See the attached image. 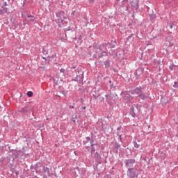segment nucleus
<instances>
[{
    "label": "nucleus",
    "mask_w": 178,
    "mask_h": 178,
    "mask_svg": "<svg viewBox=\"0 0 178 178\" xmlns=\"http://www.w3.org/2000/svg\"><path fill=\"white\" fill-rule=\"evenodd\" d=\"M127 176L130 178L137 177L138 176V170L136 168H129L127 172Z\"/></svg>",
    "instance_id": "1"
},
{
    "label": "nucleus",
    "mask_w": 178,
    "mask_h": 178,
    "mask_svg": "<svg viewBox=\"0 0 178 178\" xmlns=\"http://www.w3.org/2000/svg\"><path fill=\"white\" fill-rule=\"evenodd\" d=\"M57 17H58V23L60 24V23H63L64 19H66V16H65V12L60 11L56 13Z\"/></svg>",
    "instance_id": "2"
},
{
    "label": "nucleus",
    "mask_w": 178,
    "mask_h": 178,
    "mask_svg": "<svg viewBox=\"0 0 178 178\" xmlns=\"http://www.w3.org/2000/svg\"><path fill=\"white\" fill-rule=\"evenodd\" d=\"M125 163L128 168H133L134 163H136V161L133 159H128L125 161Z\"/></svg>",
    "instance_id": "3"
},
{
    "label": "nucleus",
    "mask_w": 178,
    "mask_h": 178,
    "mask_svg": "<svg viewBox=\"0 0 178 178\" xmlns=\"http://www.w3.org/2000/svg\"><path fill=\"white\" fill-rule=\"evenodd\" d=\"M124 97L123 99H124L125 102H130L133 99V97L129 93L123 94Z\"/></svg>",
    "instance_id": "4"
},
{
    "label": "nucleus",
    "mask_w": 178,
    "mask_h": 178,
    "mask_svg": "<svg viewBox=\"0 0 178 178\" xmlns=\"http://www.w3.org/2000/svg\"><path fill=\"white\" fill-rule=\"evenodd\" d=\"M131 5L134 9H138V0H131Z\"/></svg>",
    "instance_id": "5"
},
{
    "label": "nucleus",
    "mask_w": 178,
    "mask_h": 178,
    "mask_svg": "<svg viewBox=\"0 0 178 178\" xmlns=\"http://www.w3.org/2000/svg\"><path fill=\"white\" fill-rule=\"evenodd\" d=\"M19 112H22V113L29 112V106H24V108H19Z\"/></svg>",
    "instance_id": "6"
},
{
    "label": "nucleus",
    "mask_w": 178,
    "mask_h": 178,
    "mask_svg": "<svg viewBox=\"0 0 178 178\" xmlns=\"http://www.w3.org/2000/svg\"><path fill=\"white\" fill-rule=\"evenodd\" d=\"M130 115H131V116H133V118H136V113L134 112V107H131Z\"/></svg>",
    "instance_id": "7"
},
{
    "label": "nucleus",
    "mask_w": 178,
    "mask_h": 178,
    "mask_svg": "<svg viewBox=\"0 0 178 178\" xmlns=\"http://www.w3.org/2000/svg\"><path fill=\"white\" fill-rule=\"evenodd\" d=\"M135 92L137 93L138 95H140V94H141V87H138L135 89Z\"/></svg>",
    "instance_id": "8"
},
{
    "label": "nucleus",
    "mask_w": 178,
    "mask_h": 178,
    "mask_svg": "<svg viewBox=\"0 0 178 178\" xmlns=\"http://www.w3.org/2000/svg\"><path fill=\"white\" fill-rule=\"evenodd\" d=\"M3 13H8V8L0 10V15H3Z\"/></svg>",
    "instance_id": "9"
},
{
    "label": "nucleus",
    "mask_w": 178,
    "mask_h": 178,
    "mask_svg": "<svg viewBox=\"0 0 178 178\" xmlns=\"http://www.w3.org/2000/svg\"><path fill=\"white\" fill-rule=\"evenodd\" d=\"M139 97H140L141 98V99H143V100L147 99V97L145 95L142 94V93H140V94L139 95Z\"/></svg>",
    "instance_id": "10"
},
{
    "label": "nucleus",
    "mask_w": 178,
    "mask_h": 178,
    "mask_svg": "<svg viewBox=\"0 0 178 178\" xmlns=\"http://www.w3.org/2000/svg\"><path fill=\"white\" fill-rule=\"evenodd\" d=\"M43 170H44V173H49V168H48L47 167H43Z\"/></svg>",
    "instance_id": "11"
},
{
    "label": "nucleus",
    "mask_w": 178,
    "mask_h": 178,
    "mask_svg": "<svg viewBox=\"0 0 178 178\" xmlns=\"http://www.w3.org/2000/svg\"><path fill=\"white\" fill-rule=\"evenodd\" d=\"M134 148H140V145L137 143V142H134Z\"/></svg>",
    "instance_id": "12"
},
{
    "label": "nucleus",
    "mask_w": 178,
    "mask_h": 178,
    "mask_svg": "<svg viewBox=\"0 0 178 178\" xmlns=\"http://www.w3.org/2000/svg\"><path fill=\"white\" fill-rule=\"evenodd\" d=\"M33 92H31V91H29L28 92H27V95H28V97H33Z\"/></svg>",
    "instance_id": "13"
},
{
    "label": "nucleus",
    "mask_w": 178,
    "mask_h": 178,
    "mask_svg": "<svg viewBox=\"0 0 178 178\" xmlns=\"http://www.w3.org/2000/svg\"><path fill=\"white\" fill-rule=\"evenodd\" d=\"M173 87H175V88H177L178 87V83L177 82H175Z\"/></svg>",
    "instance_id": "14"
},
{
    "label": "nucleus",
    "mask_w": 178,
    "mask_h": 178,
    "mask_svg": "<svg viewBox=\"0 0 178 178\" xmlns=\"http://www.w3.org/2000/svg\"><path fill=\"white\" fill-rule=\"evenodd\" d=\"M122 3L126 5V3H129V1L124 0V1H122Z\"/></svg>",
    "instance_id": "15"
},
{
    "label": "nucleus",
    "mask_w": 178,
    "mask_h": 178,
    "mask_svg": "<svg viewBox=\"0 0 178 178\" xmlns=\"http://www.w3.org/2000/svg\"><path fill=\"white\" fill-rule=\"evenodd\" d=\"M60 72L61 73H64V72H65V70L61 69V70H60Z\"/></svg>",
    "instance_id": "16"
},
{
    "label": "nucleus",
    "mask_w": 178,
    "mask_h": 178,
    "mask_svg": "<svg viewBox=\"0 0 178 178\" xmlns=\"http://www.w3.org/2000/svg\"><path fill=\"white\" fill-rule=\"evenodd\" d=\"M72 122H73L74 123H76V120H74V118H73V119H72Z\"/></svg>",
    "instance_id": "17"
},
{
    "label": "nucleus",
    "mask_w": 178,
    "mask_h": 178,
    "mask_svg": "<svg viewBox=\"0 0 178 178\" xmlns=\"http://www.w3.org/2000/svg\"><path fill=\"white\" fill-rule=\"evenodd\" d=\"M89 1H90V3H92V2H94V0H89Z\"/></svg>",
    "instance_id": "18"
},
{
    "label": "nucleus",
    "mask_w": 178,
    "mask_h": 178,
    "mask_svg": "<svg viewBox=\"0 0 178 178\" xmlns=\"http://www.w3.org/2000/svg\"><path fill=\"white\" fill-rule=\"evenodd\" d=\"M171 70H173V67H170Z\"/></svg>",
    "instance_id": "19"
},
{
    "label": "nucleus",
    "mask_w": 178,
    "mask_h": 178,
    "mask_svg": "<svg viewBox=\"0 0 178 178\" xmlns=\"http://www.w3.org/2000/svg\"><path fill=\"white\" fill-rule=\"evenodd\" d=\"M79 40H81V35H79Z\"/></svg>",
    "instance_id": "20"
},
{
    "label": "nucleus",
    "mask_w": 178,
    "mask_h": 178,
    "mask_svg": "<svg viewBox=\"0 0 178 178\" xmlns=\"http://www.w3.org/2000/svg\"><path fill=\"white\" fill-rule=\"evenodd\" d=\"M70 108H74V106H70Z\"/></svg>",
    "instance_id": "21"
},
{
    "label": "nucleus",
    "mask_w": 178,
    "mask_h": 178,
    "mask_svg": "<svg viewBox=\"0 0 178 178\" xmlns=\"http://www.w3.org/2000/svg\"><path fill=\"white\" fill-rule=\"evenodd\" d=\"M28 17H33L32 16H28Z\"/></svg>",
    "instance_id": "22"
},
{
    "label": "nucleus",
    "mask_w": 178,
    "mask_h": 178,
    "mask_svg": "<svg viewBox=\"0 0 178 178\" xmlns=\"http://www.w3.org/2000/svg\"><path fill=\"white\" fill-rule=\"evenodd\" d=\"M118 130H120V128H118Z\"/></svg>",
    "instance_id": "23"
},
{
    "label": "nucleus",
    "mask_w": 178,
    "mask_h": 178,
    "mask_svg": "<svg viewBox=\"0 0 178 178\" xmlns=\"http://www.w3.org/2000/svg\"><path fill=\"white\" fill-rule=\"evenodd\" d=\"M117 147H119V145H117Z\"/></svg>",
    "instance_id": "24"
}]
</instances>
